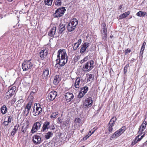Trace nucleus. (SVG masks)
<instances>
[{"mask_svg":"<svg viewBox=\"0 0 147 147\" xmlns=\"http://www.w3.org/2000/svg\"><path fill=\"white\" fill-rule=\"evenodd\" d=\"M58 59L56 60L55 66L59 69V67L65 65L67 61L68 57L65 49H60L58 51Z\"/></svg>","mask_w":147,"mask_h":147,"instance_id":"obj_1","label":"nucleus"},{"mask_svg":"<svg viewBox=\"0 0 147 147\" xmlns=\"http://www.w3.org/2000/svg\"><path fill=\"white\" fill-rule=\"evenodd\" d=\"M94 61L92 60H90L85 64L83 68V70L85 72H89L94 68Z\"/></svg>","mask_w":147,"mask_h":147,"instance_id":"obj_2","label":"nucleus"},{"mask_svg":"<svg viewBox=\"0 0 147 147\" xmlns=\"http://www.w3.org/2000/svg\"><path fill=\"white\" fill-rule=\"evenodd\" d=\"M31 60H24L22 64V69L24 71H27L31 69L33 66V63L31 62Z\"/></svg>","mask_w":147,"mask_h":147,"instance_id":"obj_3","label":"nucleus"},{"mask_svg":"<svg viewBox=\"0 0 147 147\" xmlns=\"http://www.w3.org/2000/svg\"><path fill=\"white\" fill-rule=\"evenodd\" d=\"M42 112V109L39 104H34L32 113L33 115L36 116H38Z\"/></svg>","mask_w":147,"mask_h":147,"instance_id":"obj_4","label":"nucleus"},{"mask_svg":"<svg viewBox=\"0 0 147 147\" xmlns=\"http://www.w3.org/2000/svg\"><path fill=\"white\" fill-rule=\"evenodd\" d=\"M41 127V124L39 122L37 121L34 123L32 126L31 132L32 134L36 133L40 129Z\"/></svg>","mask_w":147,"mask_h":147,"instance_id":"obj_5","label":"nucleus"},{"mask_svg":"<svg viewBox=\"0 0 147 147\" xmlns=\"http://www.w3.org/2000/svg\"><path fill=\"white\" fill-rule=\"evenodd\" d=\"M66 9L64 7L59 8L57 9L54 13L55 16L58 18L63 16Z\"/></svg>","mask_w":147,"mask_h":147,"instance_id":"obj_6","label":"nucleus"},{"mask_svg":"<svg viewBox=\"0 0 147 147\" xmlns=\"http://www.w3.org/2000/svg\"><path fill=\"white\" fill-rule=\"evenodd\" d=\"M32 140L33 143L35 145L40 144L42 141L41 137L40 136L37 135L33 136Z\"/></svg>","mask_w":147,"mask_h":147,"instance_id":"obj_7","label":"nucleus"},{"mask_svg":"<svg viewBox=\"0 0 147 147\" xmlns=\"http://www.w3.org/2000/svg\"><path fill=\"white\" fill-rule=\"evenodd\" d=\"M48 49H43L39 53L40 57L42 59L46 58L48 55Z\"/></svg>","mask_w":147,"mask_h":147,"instance_id":"obj_8","label":"nucleus"},{"mask_svg":"<svg viewBox=\"0 0 147 147\" xmlns=\"http://www.w3.org/2000/svg\"><path fill=\"white\" fill-rule=\"evenodd\" d=\"M93 102L92 98L90 97L86 98L85 100L84 103V105L85 106V107H91Z\"/></svg>","mask_w":147,"mask_h":147,"instance_id":"obj_9","label":"nucleus"},{"mask_svg":"<svg viewBox=\"0 0 147 147\" xmlns=\"http://www.w3.org/2000/svg\"><path fill=\"white\" fill-rule=\"evenodd\" d=\"M73 94L70 92H67L65 94L64 96L67 102H70L74 98Z\"/></svg>","mask_w":147,"mask_h":147,"instance_id":"obj_10","label":"nucleus"},{"mask_svg":"<svg viewBox=\"0 0 147 147\" xmlns=\"http://www.w3.org/2000/svg\"><path fill=\"white\" fill-rule=\"evenodd\" d=\"M57 95L56 92L53 91L50 92L48 95L47 98L49 101H53Z\"/></svg>","mask_w":147,"mask_h":147,"instance_id":"obj_11","label":"nucleus"},{"mask_svg":"<svg viewBox=\"0 0 147 147\" xmlns=\"http://www.w3.org/2000/svg\"><path fill=\"white\" fill-rule=\"evenodd\" d=\"M32 101L30 100L27 104L25 108V110L24 111V114H26V115L28 114L32 106Z\"/></svg>","mask_w":147,"mask_h":147,"instance_id":"obj_12","label":"nucleus"},{"mask_svg":"<svg viewBox=\"0 0 147 147\" xmlns=\"http://www.w3.org/2000/svg\"><path fill=\"white\" fill-rule=\"evenodd\" d=\"M51 72L50 73L48 68H46L43 70L42 74V77L43 79L45 78L46 79L47 78L49 77L50 76Z\"/></svg>","mask_w":147,"mask_h":147,"instance_id":"obj_13","label":"nucleus"},{"mask_svg":"<svg viewBox=\"0 0 147 147\" xmlns=\"http://www.w3.org/2000/svg\"><path fill=\"white\" fill-rule=\"evenodd\" d=\"M49 124H50L49 122L48 121H45L44 123L42 126V127L41 129V132H44L46 130H48L50 127Z\"/></svg>","mask_w":147,"mask_h":147,"instance_id":"obj_14","label":"nucleus"},{"mask_svg":"<svg viewBox=\"0 0 147 147\" xmlns=\"http://www.w3.org/2000/svg\"><path fill=\"white\" fill-rule=\"evenodd\" d=\"M90 46V44L88 42H85L83 43L81 45L82 48L80 52L81 53H84L86 51V49Z\"/></svg>","mask_w":147,"mask_h":147,"instance_id":"obj_15","label":"nucleus"},{"mask_svg":"<svg viewBox=\"0 0 147 147\" xmlns=\"http://www.w3.org/2000/svg\"><path fill=\"white\" fill-rule=\"evenodd\" d=\"M66 24H63L61 23L59 26V30L58 33L59 34L62 33L66 29Z\"/></svg>","mask_w":147,"mask_h":147,"instance_id":"obj_16","label":"nucleus"},{"mask_svg":"<svg viewBox=\"0 0 147 147\" xmlns=\"http://www.w3.org/2000/svg\"><path fill=\"white\" fill-rule=\"evenodd\" d=\"M61 80L60 76L59 75H57L54 78L53 84L55 85H57Z\"/></svg>","mask_w":147,"mask_h":147,"instance_id":"obj_17","label":"nucleus"},{"mask_svg":"<svg viewBox=\"0 0 147 147\" xmlns=\"http://www.w3.org/2000/svg\"><path fill=\"white\" fill-rule=\"evenodd\" d=\"M144 134H143L142 136H141L140 138H139L140 135L137 136L132 142V144L133 145H134L135 144L137 143L138 141H140L144 136Z\"/></svg>","mask_w":147,"mask_h":147,"instance_id":"obj_18","label":"nucleus"},{"mask_svg":"<svg viewBox=\"0 0 147 147\" xmlns=\"http://www.w3.org/2000/svg\"><path fill=\"white\" fill-rule=\"evenodd\" d=\"M82 43V40L80 39L78 40L77 42L75 43L74 44V46L73 47V50L74 51H75L79 47L80 45Z\"/></svg>","mask_w":147,"mask_h":147,"instance_id":"obj_19","label":"nucleus"},{"mask_svg":"<svg viewBox=\"0 0 147 147\" xmlns=\"http://www.w3.org/2000/svg\"><path fill=\"white\" fill-rule=\"evenodd\" d=\"M121 134L120 133V132L118 130L112 135L111 137L110 138V139L111 140H112L113 138H117Z\"/></svg>","mask_w":147,"mask_h":147,"instance_id":"obj_20","label":"nucleus"},{"mask_svg":"<svg viewBox=\"0 0 147 147\" xmlns=\"http://www.w3.org/2000/svg\"><path fill=\"white\" fill-rule=\"evenodd\" d=\"M56 30V28L55 27H53L51 28L48 33L49 35L51 37H53L55 35Z\"/></svg>","mask_w":147,"mask_h":147,"instance_id":"obj_21","label":"nucleus"},{"mask_svg":"<svg viewBox=\"0 0 147 147\" xmlns=\"http://www.w3.org/2000/svg\"><path fill=\"white\" fill-rule=\"evenodd\" d=\"M16 90V88L15 86L10 87L9 88V90L7 92L12 96L15 94Z\"/></svg>","mask_w":147,"mask_h":147,"instance_id":"obj_22","label":"nucleus"},{"mask_svg":"<svg viewBox=\"0 0 147 147\" xmlns=\"http://www.w3.org/2000/svg\"><path fill=\"white\" fill-rule=\"evenodd\" d=\"M101 27L102 29L101 31V34H107V28L106 24L104 23H103L102 24Z\"/></svg>","mask_w":147,"mask_h":147,"instance_id":"obj_23","label":"nucleus"},{"mask_svg":"<svg viewBox=\"0 0 147 147\" xmlns=\"http://www.w3.org/2000/svg\"><path fill=\"white\" fill-rule=\"evenodd\" d=\"M19 100L16 102V105L18 107H20L22 106V104L24 102L23 98L22 96H20L19 97Z\"/></svg>","mask_w":147,"mask_h":147,"instance_id":"obj_24","label":"nucleus"},{"mask_svg":"<svg viewBox=\"0 0 147 147\" xmlns=\"http://www.w3.org/2000/svg\"><path fill=\"white\" fill-rule=\"evenodd\" d=\"M117 120V118L115 117H113L110 120L109 123V125L113 127L115 122Z\"/></svg>","mask_w":147,"mask_h":147,"instance_id":"obj_25","label":"nucleus"},{"mask_svg":"<svg viewBox=\"0 0 147 147\" xmlns=\"http://www.w3.org/2000/svg\"><path fill=\"white\" fill-rule=\"evenodd\" d=\"M78 21L77 19L74 18L71 20L70 23L72 24L76 28L77 25L78 24Z\"/></svg>","mask_w":147,"mask_h":147,"instance_id":"obj_26","label":"nucleus"},{"mask_svg":"<svg viewBox=\"0 0 147 147\" xmlns=\"http://www.w3.org/2000/svg\"><path fill=\"white\" fill-rule=\"evenodd\" d=\"M19 127V125H16L14 126V128L13 129V130L11 131V136H13L17 132L18 130Z\"/></svg>","mask_w":147,"mask_h":147,"instance_id":"obj_27","label":"nucleus"},{"mask_svg":"<svg viewBox=\"0 0 147 147\" xmlns=\"http://www.w3.org/2000/svg\"><path fill=\"white\" fill-rule=\"evenodd\" d=\"M67 30L69 32H72L76 28L73 25L70 23L68 24L67 26Z\"/></svg>","mask_w":147,"mask_h":147,"instance_id":"obj_28","label":"nucleus"},{"mask_svg":"<svg viewBox=\"0 0 147 147\" xmlns=\"http://www.w3.org/2000/svg\"><path fill=\"white\" fill-rule=\"evenodd\" d=\"M130 13V12L129 11H128L123 13V14L120 15L119 16V19H122L126 18L127 16H128L129 14Z\"/></svg>","mask_w":147,"mask_h":147,"instance_id":"obj_29","label":"nucleus"},{"mask_svg":"<svg viewBox=\"0 0 147 147\" xmlns=\"http://www.w3.org/2000/svg\"><path fill=\"white\" fill-rule=\"evenodd\" d=\"M80 82V79L79 78H78L76 80L75 84L74 86L76 88H79V84Z\"/></svg>","mask_w":147,"mask_h":147,"instance_id":"obj_30","label":"nucleus"},{"mask_svg":"<svg viewBox=\"0 0 147 147\" xmlns=\"http://www.w3.org/2000/svg\"><path fill=\"white\" fill-rule=\"evenodd\" d=\"M87 75V74H86ZM94 75L92 74H88L87 75V82H90L92 81L94 79Z\"/></svg>","mask_w":147,"mask_h":147,"instance_id":"obj_31","label":"nucleus"},{"mask_svg":"<svg viewBox=\"0 0 147 147\" xmlns=\"http://www.w3.org/2000/svg\"><path fill=\"white\" fill-rule=\"evenodd\" d=\"M146 127V126L145 125L142 124L140 127L139 130L138 132V133L140 134H142L144 129H145Z\"/></svg>","mask_w":147,"mask_h":147,"instance_id":"obj_32","label":"nucleus"},{"mask_svg":"<svg viewBox=\"0 0 147 147\" xmlns=\"http://www.w3.org/2000/svg\"><path fill=\"white\" fill-rule=\"evenodd\" d=\"M53 135V134L51 132L48 131L45 135V138L46 140L49 139L51 137H52Z\"/></svg>","mask_w":147,"mask_h":147,"instance_id":"obj_33","label":"nucleus"},{"mask_svg":"<svg viewBox=\"0 0 147 147\" xmlns=\"http://www.w3.org/2000/svg\"><path fill=\"white\" fill-rule=\"evenodd\" d=\"M7 108L6 106L3 105L1 108V111L2 114H5L7 113Z\"/></svg>","mask_w":147,"mask_h":147,"instance_id":"obj_34","label":"nucleus"},{"mask_svg":"<svg viewBox=\"0 0 147 147\" xmlns=\"http://www.w3.org/2000/svg\"><path fill=\"white\" fill-rule=\"evenodd\" d=\"M146 13L145 12L140 11L137 13L136 15L139 17L144 16L146 15Z\"/></svg>","mask_w":147,"mask_h":147,"instance_id":"obj_35","label":"nucleus"},{"mask_svg":"<svg viewBox=\"0 0 147 147\" xmlns=\"http://www.w3.org/2000/svg\"><path fill=\"white\" fill-rule=\"evenodd\" d=\"M88 88L87 86H84L81 88L80 91L85 94L88 91Z\"/></svg>","mask_w":147,"mask_h":147,"instance_id":"obj_36","label":"nucleus"},{"mask_svg":"<svg viewBox=\"0 0 147 147\" xmlns=\"http://www.w3.org/2000/svg\"><path fill=\"white\" fill-rule=\"evenodd\" d=\"M53 0H45V5L49 6H51Z\"/></svg>","mask_w":147,"mask_h":147,"instance_id":"obj_37","label":"nucleus"},{"mask_svg":"<svg viewBox=\"0 0 147 147\" xmlns=\"http://www.w3.org/2000/svg\"><path fill=\"white\" fill-rule=\"evenodd\" d=\"M58 114V112H55L53 113L51 115L50 117L51 118H56L57 117V115Z\"/></svg>","mask_w":147,"mask_h":147,"instance_id":"obj_38","label":"nucleus"},{"mask_svg":"<svg viewBox=\"0 0 147 147\" xmlns=\"http://www.w3.org/2000/svg\"><path fill=\"white\" fill-rule=\"evenodd\" d=\"M28 128L26 127L25 125H24L22 127L21 131L22 132L25 133L26 132Z\"/></svg>","mask_w":147,"mask_h":147,"instance_id":"obj_39","label":"nucleus"},{"mask_svg":"<svg viewBox=\"0 0 147 147\" xmlns=\"http://www.w3.org/2000/svg\"><path fill=\"white\" fill-rule=\"evenodd\" d=\"M55 5L57 6H60L61 4V0H56L55 2Z\"/></svg>","mask_w":147,"mask_h":147,"instance_id":"obj_40","label":"nucleus"},{"mask_svg":"<svg viewBox=\"0 0 147 147\" xmlns=\"http://www.w3.org/2000/svg\"><path fill=\"white\" fill-rule=\"evenodd\" d=\"M126 129V127L125 126H123L119 129V130L120 132V133L122 134L124 132Z\"/></svg>","mask_w":147,"mask_h":147,"instance_id":"obj_41","label":"nucleus"},{"mask_svg":"<svg viewBox=\"0 0 147 147\" xmlns=\"http://www.w3.org/2000/svg\"><path fill=\"white\" fill-rule=\"evenodd\" d=\"M145 47H142L140 51V56H141L142 57V55L144 53V51Z\"/></svg>","mask_w":147,"mask_h":147,"instance_id":"obj_42","label":"nucleus"},{"mask_svg":"<svg viewBox=\"0 0 147 147\" xmlns=\"http://www.w3.org/2000/svg\"><path fill=\"white\" fill-rule=\"evenodd\" d=\"M24 124H25V125L26 127L28 128L30 124L29 120L28 119L26 120L25 123H24Z\"/></svg>","mask_w":147,"mask_h":147,"instance_id":"obj_43","label":"nucleus"},{"mask_svg":"<svg viewBox=\"0 0 147 147\" xmlns=\"http://www.w3.org/2000/svg\"><path fill=\"white\" fill-rule=\"evenodd\" d=\"M85 94L84 93L82 92L81 91H80V92L79 93V94L78 95V98H81Z\"/></svg>","mask_w":147,"mask_h":147,"instance_id":"obj_44","label":"nucleus"},{"mask_svg":"<svg viewBox=\"0 0 147 147\" xmlns=\"http://www.w3.org/2000/svg\"><path fill=\"white\" fill-rule=\"evenodd\" d=\"M12 96L10 94L8 93V92H7L5 94V97L7 99L11 97Z\"/></svg>","mask_w":147,"mask_h":147,"instance_id":"obj_45","label":"nucleus"},{"mask_svg":"<svg viewBox=\"0 0 147 147\" xmlns=\"http://www.w3.org/2000/svg\"><path fill=\"white\" fill-rule=\"evenodd\" d=\"M49 129L51 130H54L55 129V127L53 124H52L51 125L49 124Z\"/></svg>","mask_w":147,"mask_h":147,"instance_id":"obj_46","label":"nucleus"},{"mask_svg":"<svg viewBox=\"0 0 147 147\" xmlns=\"http://www.w3.org/2000/svg\"><path fill=\"white\" fill-rule=\"evenodd\" d=\"M102 37V39L104 40H107V34H101Z\"/></svg>","mask_w":147,"mask_h":147,"instance_id":"obj_47","label":"nucleus"},{"mask_svg":"<svg viewBox=\"0 0 147 147\" xmlns=\"http://www.w3.org/2000/svg\"><path fill=\"white\" fill-rule=\"evenodd\" d=\"M68 123H69V121L67 120L65 121H64L63 122V125L64 126H66L67 125Z\"/></svg>","mask_w":147,"mask_h":147,"instance_id":"obj_48","label":"nucleus"},{"mask_svg":"<svg viewBox=\"0 0 147 147\" xmlns=\"http://www.w3.org/2000/svg\"><path fill=\"white\" fill-rule=\"evenodd\" d=\"M131 51V50L130 49H127L125 51L124 53L125 55H127V54L129 53Z\"/></svg>","mask_w":147,"mask_h":147,"instance_id":"obj_49","label":"nucleus"},{"mask_svg":"<svg viewBox=\"0 0 147 147\" xmlns=\"http://www.w3.org/2000/svg\"><path fill=\"white\" fill-rule=\"evenodd\" d=\"M75 121L77 123H80L81 122V120L79 118H77L75 119Z\"/></svg>","mask_w":147,"mask_h":147,"instance_id":"obj_50","label":"nucleus"},{"mask_svg":"<svg viewBox=\"0 0 147 147\" xmlns=\"http://www.w3.org/2000/svg\"><path fill=\"white\" fill-rule=\"evenodd\" d=\"M113 129V127L109 125L108 130L109 132L111 133L112 132Z\"/></svg>","mask_w":147,"mask_h":147,"instance_id":"obj_51","label":"nucleus"},{"mask_svg":"<svg viewBox=\"0 0 147 147\" xmlns=\"http://www.w3.org/2000/svg\"><path fill=\"white\" fill-rule=\"evenodd\" d=\"M12 119V117L11 116H9L8 117V119L7 121L9 123H11V120Z\"/></svg>","mask_w":147,"mask_h":147,"instance_id":"obj_52","label":"nucleus"},{"mask_svg":"<svg viewBox=\"0 0 147 147\" xmlns=\"http://www.w3.org/2000/svg\"><path fill=\"white\" fill-rule=\"evenodd\" d=\"M9 123L7 121H4L3 122V125L4 126H6L8 125Z\"/></svg>","mask_w":147,"mask_h":147,"instance_id":"obj_53","label":"nucleus"},{"mask_svg":"<svg viewBox=\"0 0 147 147\" xmlns=\"http://www.w3.org/2000/svg\"><path fill=\"white\" fill-rule=\"evenodd\" d=\"M147 146V142L146 141L141 146V147H144Z\"/></svg>","mask_w":147,"mask_h":147,"instance_id":"obj_54","label":"nucleus"},{"mask_svg":"<svg viewBox=\"0 0 147 147\" xmlns=\"http://www.w3.org/2000/svg\"><path fill=\"white\" fill-rule=\"evenodd\" d=\"M90 136H89V135L88 136V135H87L85 137H84L83 140H86Z\"/></svg>","mask_w":147,"mask_h":147,"instance_id":"obj_55","label":"nucleus"},{"mask_svg":"<svg viewBox=\"0 0 147 147\" xmlns=\"http://www.w3.org/2000/svg\"><path fill=\"white\" fill-rule=\"evenodd\" d=\"M58 119V123H61L62 122L61 119L59 117Z\"/></svg>","mask_w":147,"mask_h":147,"instance_id":"obj_56","label":"nucleus"},{"mask_svg":"<svg viewBox=\"0 0 147 147\" xmlns=\"http://www.w3.org/2000/svg\"><path fill=\"white\" fill-rule=\"evenodd\" d=\"M146 42H144L142 44V47H145V46L146 45Z\"/></svg>","mask_w":147,"mask_h":147,"instance_id":"obj_57","label":"nucleus"},{"mask_svg":"<svg viewBox=\"0 0 147 147\" xmlns=\"http://www.w3.org/2000/svg\"><path fill=\"white\" fill-rule=\"evenodd\" d=\"M87 59H88L87 57H85V58H84L83 59V60H84V61L85 62V61H86L87 60Z\"/></svg>","mask_w":147,"mask_h":147,"instance_id":"obj_58","label":"nucleus"},{"mask_svg":"<svg viewBox=\"0 0 147 147\" xmlns=\"http://www.w3.org/2000/svg\"><path fill=\"white\" fill-rule=\"evenodd\" d=\"M95 131V130H94L93 131H92V132L91 133V134H89V136H91V135L92 134H93L94 133V132Z\"/></svg>","mask_w":147,"mask_h":147,"instance_id":"obj_59","label":"nucleus"},{"mask_svg":"<svg viewBox=\"0 0 147 147\" xmlns=\"http://www.w3.org/2000/svg\"><path fill=\"white\" fill-rule=\"evenodd\" d=\"M84 62H85L84 61V60L83 59L81 61L80 63H84Z\"/></svg>","mask_w":147,"mask_h":147,"instance_id":"obj_60","label":"nucleus"},{"mask_svg":"<svg viewBox=\"0 0 147 147\" xmlns=\"http://www.w3.org/2000/svg\"><path fill=\"white\" fill-rule=\"evenodd\" d=\"M122 5H119V9H121L122 8Z\"/></svg>","mask_w":147,"mask_h":147,"instance_id":"obj_61","label":"nucleus"},{"mask_svg":"<svg viewBox=\"0 0 147 147\" xmlns=\"http://www.w3.org/2000/svg\"><path fill=\"white\" fill-rule=\"evenodd\" d=\"M126 67H124V72H125V71H126Z\"/></svg>","mask_w":147,"mask_h":147,"instance_id":"obj_62","label":"nucleus"},{"mask_svg":"<svg viewBox=\"0 0 147 147\" xmlns=\"http://www.w3.org/2000/svg\"><path fill=\"white\" fill-rule=\"evenodd\" d=\"M16 101V99L15 98H13L12 100V101H13L15 102Z\"/></svg>","mask_w":147,"mask_h":147,"instance_id":"obj_63","label":"nucleus"},{"mask_svg":"<svg viewBox=\"0 0 147 147\" xmlns=\"http://www.w3.org/2000/svg\"><path fill=\"white\" fill-rule=\"evenodd\" d=\"M7 0L9 2H11L12 1H14V0Z\"/></svg>","mask_w":147,"mask_h":147,"instance_id":"obj_64","label":"nucleus"}]
</instances>
